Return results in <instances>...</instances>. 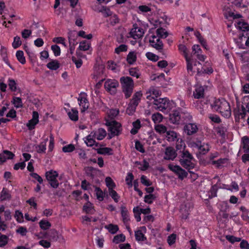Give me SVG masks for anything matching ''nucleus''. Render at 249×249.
<instances>
[{"mask_svg": "<svg viewBox=\"0 0 249 249\" xmlns=\"http://www.w3.org/2000/svg\"><path fill=\"white\" fill-rule=\"evenodd\" d=\"M204 89L201 86L197 85L193 92V96L196 99H200L204 97Z\"/></svg>", "mask_w": 249, "mask_h": 249, "instance_id": "nucleus-20", "label": "nucleus"}, {"mask_svg": "<svg viewBox=\"0 0 249 249\" xmlns=\"http://www.w3.org/2000/svg\"><path fill=\"white\" fill-rule=\"evenodd\" d=\"M48 140V138H46L44 140V142H41L39 145L36 146V150L38 153H45L46 150V142Z\"/></svg>", "mask_w": 249, "mask_h": 249, "instance_id": "nucleus-30", "label": "nucleus"}, {"mask_svg": "<svg viewBox=\"0 0 249 249\" xmlns=\"http://www.w3.org/2000/svg\"><path fill=\"white\" fill-rule=\"evenodd\" d=\"M242 105L245 107L247 112L249 113V96H246L244 98Z\"/></svg>", "mask_w": 249, "mask_h": 249, "instance_id": "nucleus-60", "label": "nucleus"}, {"mask_svg": "<svg viewBox=\"0 0 249 249\" xmlns=\"http://www.w3.org/2000/svg\"><path fill=\"white\" fill-rule=\"evenodd\" d=\"M59 66L60 64L56 60H52L47 64V68L51 70H56L59 68Z\"/></svg>", "mask_w": 249, "mask_h": 249, "instance_id": "nucleus-33", "label": "nucleus"}, {"mask_svg": "<svg viewBox=\"0 0 249 249\" xmlns=\"http://www.w3.org/2000/svg\"><path fill=\"white\" fill-rule=\"evenodd\" d=\"M11 196L10 194L9 191L7 189L3 188L0 193V201L9 200L11 199Z\"/></svg>", "mask_w": 249, "mask_h": 249, "instance_id": "nucleus-27", "label": "nucleus"}, {"mask_svg": "<svg viewBox=\"0 0 249 249\" xmlns=\"http://www.w3.org/2000/svg\"><path fill=\"white\" fill-rule=\"evenodd\" d=\"M13 100V104L16 108L22 107H23L22 100L20 97H14Z\"/></svg>", "mask_w": 249, "mask_h": 249, "instance_id": "nucleus-46", "label": "nucleus"}, {"mask_svg": "<svg viewBox=\"0 0 249 249\" xmlns=\"http://www.w3.org/2000/svg\"><path fill=\"white\" fill-rule=\"evenodd\" d=\"M91 133H95L94 136L98 140H102L107 136L106 130L102 128H100L96 131H93Z\"/></svg>", "mask_w": 249, "mask_h": 249, "instance_id": "nucleus-23", "label": "nucleus"}, {"mask_svg": "<svg viewBox=\"0 0 249 249\" xmlns=\"http://www.w3.org/2000/svg\"><path fill=\"white\" fill-rule=\"evenodd\" d=\"M155 129L160 134H163L167 131V128L162 124H158L155 126Z\"/></svg>", "mask_w": 249, "mask_h": 249, "instance_id": "nucleus-47", "label": "nucleus"}, {"mask_svg": "<svg viewBox=\"0 0 249 249\" xmlns=\"http://www.w3.org/2000/svg\"><path fill=\"white\" fill-rule=\"evenodd\" d=\"M71 34L69 36V43H70V52L71 54H72L75 49V45L77 44L75 42L76 38Z\"/></svg>", "mask_w": 249, "mask_h": 249, "instance_id": "nucleus-31", "label": "nucleus"}, {"mask_svg": "<svg viewBox=\"0 0 249 249\" xmlns=\"http://www.w3.org/2000/svg\"><path fill=\"white\" fill-rule=\"evenodd\" d=\"M108 193L109 196L113 199L115 202H118L120 198L117 193L112 188L108 189Z\"/></svg>", "mask_w": 249, "mask_h": 249, "instance_id": "nucleus-42", "label": "nucleus"}, {"mask_svg": "<svg viewBox=\"0 0 249 249\" xmlns=\"http://www.w3.org/2000/svg\"><path fill=\"white\" fill-rule=\"evenodd\" d=\"M134 179V176L132 173H128L125 178L126 183L130 186H132V180Z\"/></svg>", "mask_w": 249, "mask_h": 249, "instance_id": "nucleus-59", "label": "nucleus"}, {"mask_svg": "<svg viewBox=\"0 0 249 249\" xmlns=\"http://www.w3.org/2000/svg\"><path fill=\"white\" fill-rule=\"evenodd\" d=\"M105 181L108 189H109V188L113 189L115 187V184L110 177H107L105 179Z\"/></svg>", "mask_w": 249, "mask_h": 249, "instance_id": "nucleus-50", "label": "nucleus"}, {"mask_svg": "<svg viewBox=\"0 0 249 249\" xmlns=\"http://www.w3.org/2000/svg\"><path fill=\"white\" fill-rule=\"evenodd\" d=\"M8 86L11 91H16L17 90V84L14 80L9 79Z\"/></svg>", "mask_w": 249, "mask_h": 249, "instance_id": "nucleus-55", "label": "nucleus"}, {"mask_svg": "<svg viewBox=\"0 0 249 249\" xmlns=\"http://www.w3.org/2000/svg\"><path fill=\"white\" fill-rule=\"evenodd\" d=\"M156 36L160 38H166L168 36V33L165 29L160 28L156 30Z\"/></svg>", "mask_w": 249, "mask_h": 249, "instance_id": "nucleus-38", "label": "nucleus"}, {"mask_svg": "<svg viewBox=\"0 0 249 249\" xmlns=\"http://www.w3.org/2000/svg\"><path fill=\"white\" fill-rule=\"evenodd\" d=\"M168 168L176 173L178 176V178L181 179L187 177L188 175V173L178 165L169 164Z\"/></svg>", "mask_w": 249, "mask_h": 249, "instance_id": "nucleus-11", "label": "nucleus"}, {"mask_svg": "<svg viewBox=\"0 0 249 249\" xmlns=\"http://www.w3.org/2000/svg\"><path fill=\"white\" fill-rule=\"evenodd\" d=\"M192 146L197 148L199 153L202 155L207 153L210 149V146L208 143L202 142L199 140L193 142Z\"/></svg>", "mask_w": 249, "mask_h": 249, "instance_id": "nucleus-9", "label": "nucleus"}, {"mask_svg": "<svg viewBox=\"0 0 249 249\" xmlns=\"http://www.w3.org/2000/svg\"><path fill=\"white\" fill-rule=\"evenodd\" d=\"M212 107L225 118H228L231 116V109L230 104L223 98L215 100L212 105Z\"/></svg>", "mask_w": 249, "mask_h": 249, "instance_id": "nucleus-1", "label": "nucleus"}, {"mask_svg": "<svg viewBox=\"0 0 249 249\" xmlns=\"http://www.w3.org/2000/svg\"><path fill=\"white\" fill-rule=\"evenodd\" d=\"M185 144L181 139L179 140H177V143L176 145V149L177 151H178V154H181V151H186L185 149Z\"/></svg>", "mask_w": 249, "mask_h": 249, "instance_id": "nucleus-34", "label": "nucleus"}, {"mask_svg": "<svg viewBox=\"0 0 249 249\" xmlns=\"http://www.w3.org/2000/svg\"><path fill=\"white\" fill-rule=\"evenodd\" d=\"M241 146L244 152L249 153V137L245 136L242 138Z\"/></svg>", "mask_w": 249, "mask_h": 249, "instance_id": "nucleus-25", "label": "nucleus"}, {"mask_svg": "<svg viewBox=\"0 0 249 249\" xmlns=\"http://www.w3.org/2000/svg\"><path fill=\"white\" fill-rule=\"evenodd\" d=\"M238 26L240 30L243 31L249 30V25L248 23L244 22H238Z\"/></svg>", "mask_w": 249, "mask_h": 249, "instance_id": "nucleus-53", "label": "nucleus"}, {"mask_svg": "<svg viewBox=\"0 0 249 249\" xmlns=\"http://www.w3.org/2000/svg\"><path fill=\"white\" fill-rule=\"evenodd\" d=\"M21 44V41L20 38L18 36H17L14 37V41L12 44V46L14 49L18 48Z\"/></svg>", "mask_w": 249, "mask_h": 249, "instance_id": "nucleus-58", "label": "nucleus"}, {"mask_svg": "<svg viewBox=\"0 0 249 249\" xmlns=\"http://www.w3.org/2000/svg\"><path fill=\"white\" fill-rule=\"evenodd\" d=\"M97 153L101 155H112V149L109 147L99 148L96 149Z\"/></svg>", "mask_w": 249, "mask_h": 249, "instance_id": "nucleus-29", "label": "nucleus"}, {"mask_svg": "<svg viewBox=\"0 0 249 249\" xmlns=\"http://www.w3.org/2000/svg\"><path fill=\"white\" fill-rule=\"evenodd\" d=\"M136 55L134 52H130L127 56V61L128 63L132 64L136 61Z\"/></svg>", "mask_w": 249, "mask_h": 249, "instance_id": "nucleus-41", "label": "nucleus"}, {"mask_svg": "<svg viewBox=\"0 0 249 249\" xmlns=\"http://www.w3.org/2000/svg\"><path fill=\"white\" fill-rule=\"evenodd\" d=\"M146 56L148 59L155 62L158 61L159 59V57L158 55L151 52L147 53H146Z\"/></svg>", "mask_w": 249, "mask_h": 249, "instance_id": "nucleus-57", "label": "nucleus"}, {"mask_svg": "<svg viewBox=\"0 0 249 249\" xmlns=\"http://www.w3.org/2000/svg\"><path fill=\"white\" fill-rule=\"evenodd\" d=\"M90 46L87 41L84 40L80 43L79 49L80 51H87L89 49Z\"/></svg>", "mask_w": 249, "mask_h": 249, "instance_id": "nucleus-45", "label": "nucleus"}, {"mask_svg": "<svg viewBox=\"0 0 249 249\" xmlns=\"http://www.w3.org/2000/svg\"><path fill=\"white\" fill-rule=\"evenodd\" d=\"M227 161V159H220L217 160H213L212 163L213 165H215L218 168H220Z\"/></svg>", "mask_w": 249, "mask_h": 249, "instance_id": "nucleus-39", "label": "nucleus"}, {"mask_svg": "<svg viewBox=\"0 0 249 249\" xmlns=\"http://www.w3.org/2000/svg\"><path fill=\"white\" fill-rule=\"evenodd\" d=\"M79 101V105L82 107L81 112H84L88 108L89 103L87 98V94L85 93H81L78 98Z\"/></svg>", "mask_w": 249, "mask_h": 249, "instance_id": "nucleus-15", "label": "nucleus"}, {"mask_svg": "<svg viewBox=\"0 0 249 249\" xmlns=\"http://www.w3.org/2000/svg\"><path fill=\"white\" fill-rule=\"evenodd\" d=\"M169 107V100L165 98H159L154 99L153 107L158 110L163 111L166 110Z\"/></svg>", "mask_w": 249, "mask_h": 249, "instance_id": "nucleus-8", "label": "nucleus"}, {"mask_svg": "<svg viewBox=\"0 0 249 249\" xmlns=\"http://www.w3.org/2000/svg\"><path fill=\"white\" fill-rule=\"evenodd\" d=\"M58 174L56 171L51 170L45 173V177L51 186L53 188H57L59 186V182L56 178Z\"/></svg>", "mask_w": 249, "mask_h": 249, "instance_id": "nucleus-7", "label": "nucleus"}, {"mask_svg": "<svg viewBox=\"0 0 249 249\" xmlns=\"http://www.w3.org/2000/svg\"><path fill=\"white\" fill-rule=\"evenodd\" d=\"M40 227L44 230H47L51 226V223L46 220H41L39 223Z\"/></svg>", "mask_w": 249, "mask_h": 249, "instance_id": "nucleus-44", "label": "nucleus"}, {"mask_svg": "<svg viewBox=\"0 0 249 249\" xmlns=\"http://www.w3.org/2000/svg\"><path fill=\"white\" fill-rule=\"evenodd\" d=\"M110 24L112 26H114L120 21V19L116 15H113L109 18Z\"/></svg>", "mask_w": 249, "mask_h": 249, "instance_id": "nucleus-56", "label": "nucleus"}, {"mask_svg": "<svg viewBox=\"0 0 249 249\" xmlns=\"http://www.w3.org/2000/svg\"><path fill=\"white\" fill-rule=\"evenodd\" d=\"M44 238H49V239L53 241H57L58 238L57 232L53 230H51L48 232H46L44 236Z\"/></svg>", "mask_w": 249, "mask_h": 249, "instance_id": "nucleus-24", "label": "nucleus"}, {"mask_svg": "<svg viewBox=\"0 0 249 249\" xmlns=\"http://www.w3.org/2000/svg\"><path fill=\"white\" fill-rule=\"evenodd\" d=\"M179 156L181 165L191 172L190 170L195 167V163L192 161L194 159L193 156L188 150L181 151Z\"/></svg>", "mask_w": 249, "mask_h": 249, "instance_id": "nucleus-2", "label": "nucleus"}, {"mask_svg": "<svg viewBox=\"0 0 249 249\" xmlns=\"http://www.w3.org/2000/svg\"><path fill=\"white\" fill-rule=\"evenodd\" d=\"M180 113L181 114V122H189L191 121L192 117L190 114L185 110L180 108Z\"/></svg>", "mask_w": 249, "mask_h": 249, "instance_id": "nucleus-28", "label": "nucleus"}, {"mask_svg": "<svg viewBox=\"0 0 249 249\" xmlns=\"http://www.w3.org/2000/svg\"><path fill=\"white\" fill-rule=\"evenodd\" d=\"M218 190V187L216 184L213 185L210 190L209 198H213L216 196V193Z\"/></svg>", "mask_w": 249, "mask_h": 249, "instance_id": "nucleus-48", "label": "nucleus"}, {"mask_svg": "<svg viewBox=\"0 0 249 249\" xmlns=\"http://www.w3.org/2000/svg\"><path fill=\"white\" fill-rule=\"evenodd\" d=\"M246 113L247 111L243 105H242L241 108L237 106L233 110L235 120H239L240 118L244 119L246 116Z\"/></svg>", "mask_w": 249, "mask_h": 249, "instance_id": "nucleus-17", "label": "nucleus"}, {"mask_svg": "<svg viewBox=\"0 0 249 249\" xmlns=\"http://www.w3.org/2000/svg\"><path fill=\"white\" fill-rule=\"evenodd\" d=\"M146 99L151 100L152 99H155L154 96H152V95H154L156 97L160 95V91L154 87H150L149 89L146 91L145 93Z\"/></svg>", "mask_w": 249, "mask_h": 249, "instance_id": "nucleus-19", "label": "nucleus"}, {"mask_svg": "<svg viewBox=\"0 0 249 249\" xmlns=\"http://www.w3.org/2000/svg\"><path fill=\"white\" fill-rule=\"evenodd\" d=\"M198 129L197 126L195 123H186L183 127L184 132L189 136L196 133Z\"/></svg>", "mask_w": 249, "mask_h": 249, "instance_id": "nucleus-13", "label": "nucleus"}, {"mask_svg": "<svg viewBox=\"0 0 249 249\" xmlns=\"http://www.w3.org/2000/svg\"><path fill=\"white\" fill-rule=\"evenodd\" d=\"M119 86L118 82L115 79H108L104 84L106 89L111 94H114Z\"/></svg>", "mask_w": 249, "mask_h": 249, "instance_id": "nucleus-10", "label": "nucleus"}, {"mask_svg": "<svg viewBox=\"0 0 249 249\" xmlns=\"http://www.w3.org/2000/svg\"><path fill=\"white\" fill-rule=\"evenodd\" d=\"M105 228L112 234H115L119 230V228L117 225L111 224L106 226Z\"/></svg>", "mask_w": 249, "mask_h": 249, "instance_id": "nucleus-43", "label": "nucleus"}, {"mask_svg": "<svg viewBox=\"0 0 249 249\" xmlns=\"http://www.w3.org/2000/svg\"><path fill=\"white\" fill-rule=\"evenodd\" d=\"M120 83L125 98H128L133 91L134 84L133 79L128 76H123L120 78Z\"/></svg>", "mask_w": 249, "mask_h": 249, "instance_id": "nucleus-3", "label": "nucleus"}, {"mask_svg": "<svg viewBox=\"0 0 249 249\" xmlns=\"http://www.w3.org/2000/svg\"><path fill=\"white\" fill-rule=\"evenodd\" d=\"M83 210L87 213L92 214L94 212V209L93 208V206H92V204H91L89 202H87L83 206Z\"/></svg>", "mask_w": 249, "mask_h": 249, "instance_id": "nucleus-32", "label": "nucleus"}, {"mask_svg": "<svg viewBox=\"0 0 249 249\" xmlns=\"http://www.w3.org/2000/svg\"><path fill=\"white\" fill-rule=\"evenodd\" d=\"M169 121L171 123L174 124H179L181 123L180 108H178L177 110H174L170 114Z\"/></svg>", "mask_w": 249, "mask_h": 249, "instance_id": "nucleus-14", "label": "nucleus"}, {"mask_svg": "<svg viewBox=\"0 0 249 249\" xmlns=\"http://www.w3.org/2000/svg\"><path fill=\"white\" fill-rule=\"evenodd\" d=\"M177 156L175 150L171 147L166 148L164 159L169 160H173Z\"/></svg>", "mask_w": 249, "mask_h": 249, "instance_id": "nucleus-21", "label": "nucleus"}, {"mask_svg": "<svg viewBox=\"0 0 249 249\" xmlns=\"http://www.w3.org/2000/svg\"><path fill=\"white\" fill-rule=\"evenodd\" d=\"M8 238L5 235H1L0 236V247L5 246L8 243Z\"/></svg>", "mask_w": 249, "mask_h": 249, "instance_id": "nucleus-63", "label": "nucleus"}, {"mask_svg": "<svg viewBox=\"0 0 249 249\" xmlns=\"http://www.w3.org/2000/svg\"><path fill=\"white\" fill-rule=\"evenodd\" d=\"M133 27L134 28L132 29L130 33L131 36L135 39L142 37L144 34L143 29L136 27L135 25H134Z\"/></svg>", "mask_w": 249, "mask_h": 249, "instance_id": "nucleus-16", "label": "nucleus"}, {"mask_svg": "<svg viewBox=\"0 0 249 249\" xmlns=\"http://www.w3.org/2000/svg\"><path fill=\"white\" fill-rule=\"evenodd\" d=\"M78 111L75 109H71V111L68 112V115L71 120L76 121L78 119Z\"/></svg>", "mask_w": 249, "mask_h": 249, "instance_id": "nucleus-35", "label": "nucleus"}, {"mask_svg": "<svg viewBox=\"0 0 249 249\" xmlns=\"http://www.w3.org/2000/svg\"><path fill=\"white\" fill-rule=\"evenodd\" d=\"M142 93L141 91L136 92L131 99L126 109V113L129 115H132L136 111V107L140 102Z\"/></svg>", "mask_w": 249, "mask_h": 249, "instance_id": "nucleus-5", "label": "nucleus"}, {"mask_svg": "<svg viewBox=\"0 0 249 249\" xmlns=\"http://www.w3.org/2000/svg\"><path fill=\"white\" fill-rule=\"evenodd\" d=\"M152 119L155 123H160L162 120V116L159 113H155L152 115Z\"/></svg>", "mask_w": 249, "mask_h": 249, "instance_id": "nucleus-52", "label": "nucleus"}, {"mask_svg": "<svg viewBox=\"0 0 249 249\" xmlns=\"http://www.w3.org/2000/svg\"><path fill=\"white\" fill-rule=\"evenodd\" d=\"M127 50V46L124 44H121L117 47L115 50V53L119 54L121 52H126Z\"/></svg>", "mask_w": 249, "mask_h": 249, "instance_id": "nucleus-61", "label": "nucleus"}, {"mask_svg": "<svg viewBox=\"0 0 249 249\" xmlns=\"http://www.w3.org/2000/svg\"><path fill=\"white\" fill-rule=\"evenodd\" d=\"M15 216L16 218L17 221L18 222L21 223L23 221V214L19 211H18V210L16 211Z\"/></svg>", "mask_w": 249, "mask_h": 249, "instance_id": "nucleus-64", "label": "nucleus"}, {"mask_svg": "<svg viewBox=\"0 0 249 249\" xmlns=\"http://www.w3.org/2000/svg\"><path fill=\"white\" fill-rule=\"evenodd\" d=\"M96 195L97 198L99 201H102L104 199V195L103 191L99 187L95 188Z\"/></svg>", "mask_w": 249, "mask_h": 249, "instance_id": "nucleus-51", "label": "nucleus"}, {"mask_svg": "<svg viewBox=\"0 0 249 249\" xmlns=\"http://www.w3.org/2000/svg\"><path fill=\"white\" fill-rule=\"evenodd\" d=\"M178 50L180 53L184 56L187 63V69L188 72H193V60L191 57L188 56V51L186 46L183 44H180L178 46Z\"/></svg>", "mask_w": 249, "mask_h": 249, "instance_id": "nucleus-6", "label": "nucleus"}, {"mask_svg": "<svg viewBox=\"0 0 249 249\" xmlns=\"http://www.w3.org/2000/svg\"><path fill=\"white\" fill-rule=\"evenodd\" d=\"M16 57L18 61L22 64H24L26 62V59L24 56L23 52L22 51H18L16 53Z\"/></svg>", "mask_w": 249, "mask_h": 249, "instance_id": "nucleus-37", "label": "nucleus"}, {"mask_svg": "<svg viewBox=\"0 0 249 249\" xmlns=\"http://www.w3.org/2000/svg\"><path fill=\"white\" fill-rule=\"evenodd\" d=\"M95 133H90L88 136H87L86 138V140H85V142L87 144L88 146H92L94 145H95L96 146H98V143H96V142L94 140L95 138L94 137Z\"/></svg>", "mask_w": 249, "mask_h": 249, "instance_id": "nucleus-22", "label": "nucleus"}, {"mask_svg": "<svg viewBox=\"0 0 249 249\" xmlns=\"http://www.w3.org/2000/svg\"><path fill=\"white\" fill-rule=\"evenodd\" d=\"M74 149L75 147L74 145L72 144H70L63 146L62 148V151L65 153L71 152L73 151L74 150Z\"/></svg>", "mask_w": 249, "mask_h": 249, "instance_id": "nucleus-62", "label": "nucleus"}, {"mask_svg": "<svg viewBox=\"0 0 249 249\" xmlns=\"http://www.w3.org/2000/svg\"><path fill=\"white\" fill-rule=\"evenodd\" d=\"M38 113L36 111H33L32 119L29 121L27 124V126L29 130H32L35 128V125L38 123Z\"/></svg>", "mask_w": 249, "mask_h": 249, "instance_id": "nucleus-18", "label": "nucleus"}, {"mask_svg": "<svg viewBox=\"0 0 249 249\" xmlns=\"http://www.w3.org/2000/svg\"><path fill=\"white\" fill-rule=\"evenodd\" d=\"M121 215L123 218V220L125 224H126L130 220L128 210L124 206H121Z\"/></svg>", "mask_w": 249, "mask_h": 249, "instance_id": "nucleus-26", "label": "nucleus"}, {"mask_svg": "<svg viewBox=\"0 0 249 249\" xmlns=\"http://www.w3.org/2000/svg\"><path fill=\"white\" fill-rule=\"evenodd\" d=\"M125 239V236L123 234H120L115 236L113 238V242L116 244H118L120 242L124 241Z\"/></svg>", "mask_w": 249, "mask_h": 249, "instance_id": "nucleus-49", "label": "nucleus"}, {"mask_svg": "<svg viewBox=\"0 0 249 249\" xmlns=\"http://www.w3.org/2000/svg\"><path fill=\"white\" fill-rule=\"evenodd\" d=\"M106 125L108 126V139L118 136L121 131V125L116 121H107Z\"/></svg>", "mask_w": 249, "mask_h": 249, "instance_id": "nucleus-4", "label": "nucleus"}, {"mask_svg": "<svg viewBox=\"0 0 249 249\" xmlns=\"http://www.w3.org/2000/svg\"><path fill=\"white\" fill-rule=\"evenodd\" d=\"M150 45L160 52H161L163 48V44L160 39L156 35L152 36L149 39Z\"/></svg>", "mask_w": 249, "mask_h": 249, "instance_id": "nucleus-12", "label": "nucleus"}, {"mask_svg": "<svg viewBox=\"0 0 249 249\" xmlns=\"http://www.w3.org/2000/svg\"><path fill=\"white\" fill-rule=\"evenodd\" d=\"M135 236L136 240L139 241H143L146 240V237L142 233V231L138 230L135 232Z\"/></svg>", "mask_w": 249, "mask_h": 249, "instance_id": "nucleus-40", "label": "nucleus"}, {"mask_svg": "<svg viewBox=\"0 0 249 249\" xmlns=\"http://www.w3.org/2000/svg\"><path fill=\"white\" fill-rule=\"evenodd\" d=\"M156 197L154 194H149L148 195H146L144 196V201L145 202L151 204L153 202V201L156 199Z\"/></svg>", "mask_w": 249, "mask_h": 249, "instance_id": "nucleus-54", "label": "nucleus"}, {"mask_svg": "<svg viewBox=\"0 0 249 249\" xmlns=\"http://www.w3.org/2000/svg\"><path fill=\"white\" fill-rule=\"evenodd\" d=\"M166 138L169 142L174 141L177 138V134L173 131H166Z\"/></svg>", "mask_w": 249, "mask_h": 249, "instance_id": "nucleus-36", "label": "nucleus"}]
</instances>
